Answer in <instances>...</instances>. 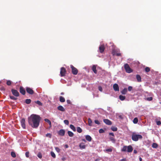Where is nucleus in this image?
I'll use <instances>...</instances> for the list:
<instances>
[{"mask_svg":"<svg viewBox=\"0 0 161 161\" xmlns=\"http://www.w3.org/2000/svg\"><path fill=\"white\" fill-rule=\"evenodd\" d=\"M70 127L73 131H76L75 128L73 125H70Z\"/></svg>","mask_w":161,"mask_h":161,"instance_id":"nucleus-27","label":"nucleus"},{"mask_svg":"<svg viewBox=\"0 0 161 161\" xmlns=\"http://www.w3.org/2000/svg\"><path fill=\"white\" fill-rule=\"evenodd\" d=\"M142 136L140 135L135 134H133L132 135V139L134 141H137L139 139H142Z\"/></svg>","mask_w":161,"mask_h":161,"instance_id":"nucleus-2","label":"nucleus"},{"mask_svg":"<svg viewBox=\"0 0 161 161\" xmlns=\"http://www.w3.org/2000/svg\"><path fill=\"white\" fill-rule=\"evenodd\" d=\"M103 121L106 124L108 125H111L112 124L111 121L108 119H104Z\"/></svg>","mask_w":161,"mask_h":161,"instance_id":"nucleus-13","label":"nucleus"},{"mask_svg":"<svg viewBox=\"0 0 161 161\" xmlns=\"http://www.w3.org/2000/svg\"><path fill=\"white\" fill-rule=\"evenodd\" d=\"M88 124L89 126H92V121L90 118H88Z\"/></svg>","mask_w":161,"mask_h":161,"instance_id":"nucleus-23","label":"nucleus"},{"mask_svg":"<svg viewBox=\"0 0 161 161\" xmlns=\"http://www.w3.org/2000/svg\"><path fill=\"white\" fill-rule=\"evenodd\" d=\"M134 153H137V151L136 150H134Z\"/></svg>","mask_w":161,"mask_h":161,"instance_id":"nucleus-56","label":"nucleus"},{"mask_svg":"<svg viewBox=\"0 0 161 161\" xmlns=\"http://www.w3.org/2000/svg\"><path fill=\"white\" fill-rule=\"evenodd\" d=\"M29 152H26L25 153V156L26 157L28 158L29 157Z\"/></svg>","mask_w":161,"mask_h":161,"instance_id":"nucleus-46","label":"nucleus"},{"mask_svg":"<svg viewBox=\"0 0 161 161\" xmlns=\"http://www.w3.org/2000/svg\"><path fill=\"white\" fill-rule=\"evenodd\" d=\"M105 47L104 45H101L99 47L100 52L101 53H103L105 49Z\"/></svg>","mask_w":161,"mask_h":161,"instance_id":"nucleus-12","label":"nucleus"},{"mask_svg":"<svg viewBox=\"0 0 161 161\" xmlns=\"http://www.w3.org/2000/svg\"><path fill=\"white\" fill-rule=\"evenodd\" d=\"M98 90H99V91H100L101 92H102V90H103V89H102V87L101 86H99L98 87Z\"/></svg>","mask_w":161,"mask_h":161,"instance_id":"nucleus-52","label":"nucleus"},{"mask_svg":"<svg viewBox=\"0 0 161 161\" xmlns=\"http://www.w3.org/2000/svg\"><path fill=\"white\" fill-rule=\"evenodd\" d=\"M136 78L138 82H141L142 81L141 78L139 75H136Z\"/></svg>","mask_w":161,"mask_h":161,"instance_id":"nucleus-18","label":"nucleus"},{"mask_svg":"<svg viewBox=\"0 0 161 161\" xmlns=\"http://www.w3.org/2000/svg\"><path fill=\"white\" fill-rule=\"evenodd\" d=\"M55 149L56 150L58 153L60 151V149L58 148V147H56L55 148Z\"/></svg>","mask_w":161,"mask_h":161,"instance_id":"nucleus-51","label":"nucleus"},{"mask_svg":"<svg viewBox=\"0 0 161 161\" xmlns=\"http://www.w3.org/2000/svg\"><path fill=\"white\" fill-rule=\"evenodd\" d=\"M66 71V69L63 67H62L61 68L60 74L61 76H64L65 75Z\"/></svg>","mask_w":161,"mask_h":161,"instance_id":"nucleus-4","label":"nucleus"},{"mask_svg":"<svg viewBox=\"0 0 161 161\" xmlns=\"http://www.w3.org/2000/svg\"><path fill=\"white\" fill-rule=\"evenodd\" d=\"M111 129L113 131H116L117 130V128L116 127L112 126L111 128Z\"/></svg>","mask_w":161,"mask_h":161,"instance_id":"nucleus-36","label":"nucleus"},{"mask_svg":"<svg viewBox=\"0 0 161 161\" xmlns=\"http://www.w3.org/2000/svg\"><path fill=\"white\" fill-rule=\"evenodd\" d=\"M12 84V82L10 80H7V81L6 84L8 86H10Z\"/></svg>","mask_w":161,"mask_h":161,"instance_id":"nucleus-35","label":"nucleus"},{"mask_svg":"<svg viewBox=\"0 0 161 161\" xmlns=\"http://www.w3.org/2000/svg\"><path fill=\"white\" fill-rule=\"evenodd\" d=\"M133 148L131 145H129L127 147V151L129 153L132 152Z\"/></svg>","mask_w":161,"mask_h":161,"instance_id":"nucleus-15","label":"nucleus"},{"mask_svg":"<svg viewBox=\"0 0 161 161\" xmlns=\"http://www.w3.org/2000/svg\"><path fill=\"white\" fill-rule=\"evenodd\" d=\"M82 141H84V142H85V140L84 139H82Z\"/></svg>","mask_w":161,"mask_h":161,"instance_id":"nucleus-61","label":"nucleus"},{"mask_svg":"<svg viewBox=\"0 0 161 161\" xmlns=\"http://www.w3.org/2000/svg\"><path fill=\"white\" fill-rule=\"evenodd\" d=\"M157 125H159L161 124V122L160 121H156Z\"/></svg>","mask_w":161,"mask_h":161,"instance_id":"nucleus-47","label":"nucleus"},{"mask_svg":"<svg viewBox=\"0 0 161 161\" xmlns=\"http://www.w3.org/2000/svg\"><path fill=\"white\" fill-rule=\"evenodd\" d=\"M150 68L148 67H146L145 68V71L146 72H148L150 71Z\"/></svg>","mask_w":161,"mask_h":161,"instance_id":"nucleus-41","label":"nucleus"},{"mask_svg":"<svg viewBox=\"0 0 161 161\" xmlns=\"http://www.w3.org/2000/svg\"><path fill=\"white\" fill-rule=\"evenodd\" d=\"M124 68L127 73H130L132 72V70L130 69L129 65L127 64L124 65Z\"/></svg>","mask_w":161,"mask_h":161,"instance_id":"nucleus-3","label":"nucleus"},{"mask_svg":"<svg viewBox=\"0 0 161 161\" xmlns=\"http://www.w3.org/2000/svg\"><path fill=\"white\" fill-rule=\"evenodd\" d=\"M35 102L40 106H42V103L39 101H37L36 102Z\"/></svg>","mask_w":161,"mask_h":161,"instance_id":"nucleus-39","label":"nucleus"},{"mask_svg":"<svg viewBox=\"0 0 161 161\" xmlns=\"http://www.w3.org/2000/svg\"><path fill=\"white\" fill-rule=\"evenodd\" d=\"M158 146V145L156 143H153L152 145V147L154 148H156Z\"/></svg>","mask_w":161,"mask_h":161,"instance_id":"nucleus-32","label":"nucleus"},{"mask_svg":"<svg viewBox=\"0 0 161 161\" xmlns=\"http://www.w3.org/2000/svg\"><path fill=\"white\" fill-rule=\"evenodd\" d=\"M92 70L95 74L97 73V71L96 70V65H93L92 67Z\"/></svg>","mask_w":161,"mask_h":161,"instance_id":"nucleus-19","label":"nucleus"},{"mask_svg":"<svg viewBox=\"0 0 161 161\" xmlns=\"http://www.w3.org/2000/svg\"><path fill=\"white\" fill-rule=\"evenodd\" d=\"M85 137L86 140L88 141L91 142L92 141V138L90 136L87 135Z\"/></svg>","mask_w":161,"mask_h":161,"instance_id":"nucleus-17","label":"nucleus"},{"mask_svg":"<svg viewBox=\"0 0 161 161\" xmlns=\"http://www.w3.org/2000/svg\"><path fill=\"white\" fill-rule=\"evenodd\" d=\"M59 101L62 103L64 102L65 101V98L62 96H60L59 97Z\"/></svg>","mask_w":161,"mask_h":161,"instance_id":"nucleus-20","label":"nucleus"},{"mask_svg":"<svg viewBox=\"0 0 161 161\" xmlns=\"http://www.w3.org/2000/svg\"><path fill=\"white\" fill-rule=\"evenodd\" d=\"M70 68L72 69V74L74 75L77 74L78 73L77 69L72 65H70Z\"/></svg>","mask_w":161,"mask_h":161,"instance_id":"nucleus-5","label":"nucleus"},{"mask_svg":"<svg viewBox=\"0 0 161 161\" xmlns=\"http://www.w3.org/2000/svg\"><path fill=\"white\" fill-rule=\"evenodd\" d=\"M99 132L100 133H102L104 132V131L102 129H101L99 130Z\"/></svg>","mask_w":161,"mask_h":161,"instance_id":"nucleus-45","label":"nucleus"},{"mask_svg":"<svg viewBox=\"0 0 161 161\" xmlns=\"http://www.w3.org/2000/svg\"><path fill=\"white\" fill-rule=\"evenodd\" d=\"M19 92L23 95H25L26 92L25 89L23 86H20L19 87Z\"/></svg>","mask_w":161,"mask_h":161,"instance_id":"nucleus-8","label":"nucleus"},{"mask_svg":"<svg viewBox=\"0 0 161 161\" xmlns=\"http://www.w3.org/2000/svg\"><path fill=\"white\" fill-rule=\"evenodd\" d=\"M37 156L40 158H42V155L41 153H38L37 155Z\"/></svg>","mask_w":161,"mask_h":161,"instance_id":"nucleus-42","label":"nucleus"},{"mask_svg":"<svg viewBox=\"0 0 161 161\" xmlns=\"http://www.w3.org/2000/svg\"><path fill=\"white\" fill-rule=\"evenodd\" d=\"M67 102L68 104H70L71 103L70 101L69 100H67Z\"/></svg>","mask_w":161,"mask_h":161,"instance_id":"nucleus-54","label":"nucleus"},{"mask_svg":"<svg viewBox=\"0 0 161 161\" xmlns=\"http://www.w3.org/2000/svg\"><path fill=\"white\" fill-rule=\"evenodd\" d=\"M51 155L53 158H56V155L52 151L51 152Z\"/></svg>","mask_w":161,"mask_h":161,"instance_id":"nucleus-38","label":"nucleus"},{"mask_svg":"<svg viewBox=\"0 0 161 161\" xmlns=\"http://www.w3.org/2000/svg\"><path fill=\"white\" fill-rule=\"evenodd\" d=\"M127 92V89L126 88H124L121 92V93L122 94H125Z\"/></svg>","mask_w":161,"mask_h":161,"instance_id":"nucleus-21","label":"nucleus"},{"mask_svg":"<svg viewBox=\"0 0 161 161\" xmlns=\"http://www.w3.org/2000/svg\"><path fill=\"white\" fill-rule=\"evenodd\" d=\"M153 97H148L146 98L145 99L146 100L148 101H151L153 100Z\"/></svg>","mask_w":161,"mask_h":161,"instance_id":"nucleus-40","label":"nucleus"},{"mask_svg":"<svg viewBox=\"0 0 161 161\" xmlns=\"http://www.w3.org/2000/svg\"><path fill=\"white\" fill-rule=\"evenodd\" d=\"M1 81H0V84L1 83Z\"/></svg>","mask_w":161,"mask_h":161,"instance_id":"nucleus-64","label":"nucleus"},{"mask_svg":"<svg viewBox=\"0 0 161 161\" xmlns=\"http://www.w3.org/2000/svg\"><path fill=\"white\" fill-rule=\"evenodd\" d=\"M64 92H61V94L62 95H64Z\"/></svg>","mask_w":161,"mask_h":161,"instance_id":"nucleus-58","label":"nucleus"},{"mask_svg":"<svg viewBox=\"0 0 161 161\" xmlns=\"http://www.w3.org/2000/svg\"><path fill=\"white\" fill-rule=\"evenodd\" d=\"M31 100L30 99H26L25 100V103L27 104H29L31 103Z\"/></svg>","mask_w":161,"mask_h":161,"instance_id":"nucleus-28","label":"nucleus"},{"mask_svg":"<svg viewBox=\"0 0 161 161\" xmlns=\"http://www.w3.org/2000/svg\"><path fill=\"white\" fill-rule=\"evenodd\" d=\"M64 159H65V158H63L62 159V160H63V161H64Z\"/></svg>","mask_w":161,"mask_h":161,"instance_id":"nucleus-63","label":"nucleus"},{"mask_svg":"<svg viewBox=\"0 0 161 161\" xmlns=\"http://www.w3.org/2000/svg\"><path fill=\"white\" fill-rule=\"evenodd\" d=\"M44 120L45 121L47 122L49 124V125H50V126H51V123L50 120H49L48 119H45Z\"/></svg>","mask_w":161,"mask_h":161,"instance_id":"nucleus-31","label":"nucleus"},{"mask_svg":"<svg viewBox=\"0 0 161 161\" xmlns=\"http://www.w3.org/2000/svg\"><path fill=\"white\" fill-rule=\"evenodd\" d=\"M113 88L114 90L115 91H119V86L117 84H114L113 85Z\"/></svg>","mask_w":161,"mask_h":161,"instance_id":"nucleus-11","label":"nucleus"},{"mask_svg":"<svg viewBox=\"0 0 161 161\" xmlns=\"http://www.w3.org/2000/svg\"><path fill=\"white\" fill-rule=\"evenodd\" d=\"M21 124L22 126V127L24 129H25L26 126L25 125V119L24 118H22L21 120Z\"/></svg>","mask_w":161,"mask_h":161,"instance_id":"nucleus-9","label":"nucleus"},{"mask_svg":"<svg viewBox=\"0 0 161 161\" xmlns=\"http://www.w3.org/2000/svg\"><path fill=\"white\" fill-rule=\"evenodd\" d=\"M79 147L80 148L82 149H84L86 147L85 145L84 144H83V143H81L79 145Z\"/></svg>","mask_w":161,"mask_h":161,"instance_id":"nucleus-29","label":"nucleus"},{"mask_svg":"<svg viewBox=\"0 0 161 161\" xmlns=\"http://www.w3.org/2000/svg\"><path fill=\"white\" fill-rule=\"evenodd\" d=\"M77 131L78 132L80 133L82 132V130L80 127H78L77 128Z\"/></svg>","mask_w":161,"mask_h":161,"instance_id":"nucleus-30","label":"nucleus"},{"mask_svg":"<svg viewBox=\"0 0 161 161\" xmlns=\"http://www.w3.org/2000/svg\"><path fill=\"white\" fill-rule=\"evenodd\" d=\"M11 92L14 96L18 97L19 96V92L16 90L12 89L11 90Z\"/></svg>","mask_w":161,"mask_h":161,"instance_id":"nucleus-6","label":"nucleus"},{"mask_svg":"<svg viewBox=\"0 0 161 161\" xmlns=\"http://www.w3.org/2000/svg\"><path fill=\"white\" fill-rule=\"evenodd\" d=\"M64 124L66 125H68L69 124V121L67 120H64Z\"/></svg>","mask_w":161,"mask_h":161,"instance_id":"nucleus-43","label":"nucleus"},{"mask_svg":"<svg viewBox=\"0 0 161 161\" xmlns=\"http://www.w3.org/2000/svg\"><path fill=\"white\" fill-rule=\"evenodd\" d=\"M95 161H99V160L98 159H97Z\"/></svg>","mask_w":161,"mask_h":161,"instance_id":"nucleus-59","label":"nucleus"},{"mask_svg":"<svg viewBox=\"0 0 161 161\" xmlns=\"http://www.w3.org/2000/svg\"><path fill=\"white\" fill-rule=\"evenodd\" d=\"M119 117L120 118H121V115H119Z\"/></svg>","mask_w":161,"mask_h":161,"instance_id":"nucleus-62","label":"nucleus"},{"mask_svg":"<svg viewBox=\"0 0 161 161\" xmlns=\"http://www.w3.org/2000/svg\"><path fill=\"white\" fill-rule=\"evenodd\" d=\"M46 137H49L50 138H51L52 135L50 133H47L46 134Z\"/></svg>","mask_w":161,"mask_h":161,"instance_id":"nucleus-44","label":"nucleus"},{"mask_svg":"<svg viewBox=\"0 0 161 161\" xmlns=\"http://www.w3.org/2000/svg\"><path fill=\"white\" fill-rule=\"evenodd\" d=\"M65 147L66 148H67L68 147V146L67 145H65Z\"/></svg>","mask_w":161,"mask_h":161,"instance_id":"nucleus-57","label":"nucleus"},{"mask_svg":"<svg viewBox=\"0 0 161 161\" xmlns=\"http://www.w3.org/2000/svg\"><path fill=\"white\" fill-rule=\"evenodd\" d=\"M106 151L107 152H111L112 151V149L111 148H109L106 149Z\"/></svg>","mask_w":161,"mask_h":161,"instance_id":"nucleus-50","label":"nucleus"},{"mask_svg":"<svg viewBox=\"0 0 161 161\" xmlns=\"http://www.w3.org/2000/svg\"><path fill=\"white\" fill-rule=\"evenodd\" d=\"M109 139L110 141H111L113 143H115V139L114 138V136L112 137H109Z\"/></svg>","mask_w":161,"mask_h":161,"instance_id":"nucleus-25","label":"nucleus"},{"mask_svg":"<svg viewBox=\"0 0 161 161\" xmlns=\"http://www.w3.org/2000/svg\"><path fill=\"white\" fill-rule=\"evenodd\" d=\"M94 122H95V123L99 125L100 124V122L98 120H95L94 121Z\"/></svg>","mask_w":161,"mask_h":161,"instance_id":"nucleus-49","label":"nucleus"},{"mask_svg":"<svg viewBox=\"0 0 161 161\" xmlns=\"http://www.w3.org/2000/svg\"><path fill=\"white\" fill-rule=\"evenodd\" d=\"M120 161H126V158H124L120 160Z\"/></svg>","mask_w":161,"mask_h":161,"instance_id":"nucleus-55","label":"nucleus"},{"mask_svg":"<svg viewBox=\"0 0 161 161\" xmlns=\"http://www.w3.org/2000/svg\"><path fill=\"white\" fill-rule=\"evenodd\" d=\"M109 135H111V136H114V133H113L110 132L109 133Z\"/></svg>","mask_w":161,"mask_h":161,"instance_id":"nucleus-53","label":"nucleus"},{"mask_svg":"<svg viewBox=\"0 0 161 161\" xmlns=\"http://www.w3.org/2000/svg\"><path fill=\"white\" fill-rule=\"evenodd\" d=\"M112 53L113 55H116L117 56H121V54L120 53H118V51L116 50H113Z\"/></svg>","mask_w":161,"mask_h":161,"instance_id":"nucleus-10","label":"nucleus"},{"mask_svg":"<svg viewBox=\"0 0 161 161\" xmlns=\"http://www.w3.org/2000/svg\"><path fill=\"white\" fill-rule=\"evenodd\" d=\"M9 97L10 98V99L14 100H16L17 99V98L15 97H14L12 96H9Z\"/></svg>","mask_w":161,"mask_h":161,"instance_id":"nucleus-37","label":"nucleus"},{"mask_svg":"<svg viewBox=\"0 0 161 161\" xmlns=\"http://www.w3.org/2000/svg\"><path fill=\"white\" fill-rule=\"evenodd\" d=\"M2 89H3V90H5V89L4 88H3H3H2Z\"/></svg>","mask_w":161,"mask_h":161,"instance_id":"nucleus-60","label":"nucleus"},{"mask_svg":"<svg viewBox=\"0 0 161 161\" xmlns=\"http://www.w3.org/2000/svg\"><path fill=\"white\" fill-rule=\"evenodd\" d=\"M26 92L32 95L34 93L33 90L31 88L26 87Z\"/></svg>","mask_w":161,"mask_h":161,"instance_id":"nucleus-7","label":"nucleus"},{"mask_svg":"<svg viewBox=\"0 0 161 161\" xmlns=\"http://www.w3.org/2000/svg\"><path fill=\"white\" fill-rule=\"evenodd\" d=\"M11 154L12 157L13 158H15L16 157V154L14 152H12Z\"/></svg>","mask_w":161,"mask_h":161,"instance_id":"nucleus-33","label":"nucleus"},{"mask_svg":"<svg viewBox=\"0 0 161 161\" xmlns=\"http://www.w3.org/2000/svg\"><path fill=\"white\" fill-rule=\"evenodd\" d=\"M41 119L40 117L37 115L32 114L28 118L29 124L33 128H37L39 125Z\"/></svg>","mask_w":161,"mask_h":161,"instance_id":"nucleus-1","label":"nucleus"},{"mask_svg":"<svg viewBox=\"0 0 161 161\" xmlns=\"http://www.w3.org/2000/svg\"><path fill=\"white\" fill-rule=\"evenodd\" d=\"M65 130L63 129H61L58 132V134L61 136H64L65 134Z\"/></svg>","mask_w":161,"mask_h":161,"instance_id":"nucleus-14","label":"nucleus"},{"mask_svg":"<svg viewBox=\"0 0 161 161\" xmlns=\"http://www.w3.org/2000/svg\"><path fill=\"white\" fill-rule=\"evenodd\" d=\"M68 133L69 136L70 137H72L74 136L73 133L71 131H68Z\"/></svg>","mask_w":161,"mask_h":161,"instance_id":"nucleus-24","label":"nucleus"},{"mask_svg":"<svg viewBox=\"0 0 161 161\" xmlns=\"http://www.w3.org/2000/svg\"><path fill=\"white\" fill-rule=\"evenodd\" d=\"M119 98L121 100L123 101L125 99V96L120 95L119 96Z\"/></svg>","mask_w":161,"mask_h":161,"instance_id":"nucleus-26","label":"nucleus"},{"mask_svg":"<svg viewBox=\"0 0 161 161\" xmlns=\"http://www.w3.org/2000/svg\"><path fill=\"white\" fill-rule=\"evenodd\" d=\"M57 109L58 110L61 111L62 112H64L65 111V109L62 106H59L57 107Z\"/></svg>","mask_w":161,"mask_h":161,"instance_id":"nucleus-16","label":"nucleus"},{"mask_svg":"<svg viewBox=\"0 0 161 161\" xmlns=\"http://www.w3.org/2000/svg\"><path fill=\"white\" fill-rule=\"evenodd\" d=\"M127 146H124L123 148L121 149V151L122 152H126L127 151Z\"/></svg>","mask_w":161,"mask_h":161,"instance_id":"nucleus-22","label":"nucleus"},{"mask_svg":"<svg viewBox=\"0 0 161 161\" xmlns=\"http://www.w3.org/2000/svg\"><path fill=\"white\" fill-rule=\"evenodd\" d=\"M128 90L129 91H130L132 89V87L131 86H129L128 88Z\"/></svg>","mask_w":161,"mask_h":161,"instance_id":"nucleus-48","label":"nucleus"},{"mask_svg":"<svg viewBox=\"0 0 161 161\" xmlns=\"http://www.w3.org/2000/svg\"><path fill=\"white\" fill-rule=\"evenodd\" d=\"M138 121V119L137 118H135L133 120V122L134 124H136Z\"/></svg>","mask_w":161,"mask_h":161,"instance_id":"nucleus-34","label":"nucleus"}]
</instances>
